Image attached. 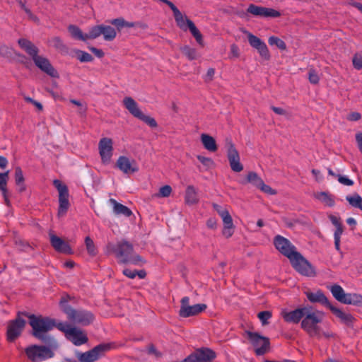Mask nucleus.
Wrapping results in <instances>:
<instances>
[{"label": "nucleus", "instance_id": "f257e3e1", "mask_svg": "<svg viewBox=\"0 0 362 362\" xmlns=\"http://www.w3.org/2000/svg\"><path fill=\"white\" fill-rule=\"evenodd\" d=\"M323 317V313L313 310L311 307L308 306L303 319L301 320V328L313 337L318 339L332 337L334 334L331 331L324 330L318 325V323L322 322Z\"/></svg>", "mask_w": 362, "mask_h": 362}, {"label": "nucleus", "instance_id": "f03ea898", "mask_svg": "<svg viewBox=\"0 0 362 362\" xmlns=\"http://www.w3.org/2000/svg\"><path fill=\"white\" fill-rule=\"evenodd\" d=\"M107 254H114L122 264H139L142 262L139 255H133L134 248L129 242L122 240L117 243H108L106 245Z\"/></svg>", "mask_w": 362, "mask_h": 362}, {"label": "nucleus", "instance_id": "7ed1b4c3", "mask_svg": "<svg viewBox=\"0 0 362 362\" xmlns=\"http://www.w3.org/2000/svg\"><path fill=\"white\" fill-rule=\"evenodd\" d=\"M28 317L29 324L33 328V335L44 342L49 341L51 338L47 333L57 327L58 323H56L54 320L46 317L30 315Z\"/></svg>", "mask_w": 362, "mask_h": 362}, {"label": "nucleus", "instance_id": "20e7f679", "mask_svg": "<svg viewBox=\"0 0 362 362\" xmlns=\"http://www.w3.org/2000/svg\"><path fill=\"white\" fill-rule=\"evenodd\" d=\"M57 328L64 333L66 338L76 346L86 344L88 339L86 334L79 328H77L66 322H59Z\"/></svg>", "mask_w": 362, "mask_h": 362}, {"label": "nucleus", "instance_id": "39448f33", "mask_svg": "<svg viewBox=\"0 0 362 362\" xmlns=\"http://www.w3.org/2000/svg\"><path fill=\"white\" fill-rule=\"evenodd\" d=\"M60 305L62 310L67 315L69 320L75 323L88 325L93 320L94 317L91 313L85 310H74L64 299L60 300Z\"/></svg>", "mask_w": 362, "mask_h": 362}, {"label": "nucleus", "instance_id": "423d86ee", "mask_svg": "<svg viewBox=\"0 0 362 362\" xmlns=\"http://www.w3.org/2000/svg\"><path fill=\"white\" fill-rule=\"evenodd\" d=\"M25 354L31 362H42L54 356V351L48 346L43 345H30L25 350Z\"/></svg>", "mask_w": 362, "mask_h": 362}, {"label": "nucleus", "instance_id": "0eeeda50", "mask_svg": "<svg viewBox=\"0 0 362 362\" xmlns=\"http://www.w3.org/2000/svg\"><path fill=\"white\" fill-rule=\"evenodd\" d=\"M123 105L129 113L138 118L152 128L158 126L156 119L150 116L144 115L139 109L138 103L131 97H125L123 99Z\"/></svg>", "mask_w": 362, "mask_h": 362}, {"label": "nucleus", "instance_id": "6e6552de", "mask_svg": "<svg viewBox=\"0 0 362 362\" xmlns=\"http://www.w3.org/2000/svg\"><path fill=\"white\" fill-rule=\"evenodd\" d=\"M288 259L293 267L300 274L309 277L316 276L315 267L300 253L296 252Z\"/></svg>", "mask_w": 362, "mask_h": 362}, {"label": "nucleus", "instance_id": "1a4fd4ad", "mask_svg": "<svg viewBox=\"0 0 362 362\" xmlns=\"http://www.w3.org/2000/svg\"><path fill=\"white\" fill-rule=\"evenodd\" d=\"M110 349V344H100L88 351L79 353L77 358L80 362H95L104 356L105 352Z\"/></svg>", "mask_w": 362, "mask_h": 362}, {"label": "nucleus", "instance_id": "9d476101", "mask_svg": "<svg viewBox=\"0 0 362 362\" xmlns=\"http://www.w3.org/2000/svg\"><path fill=\"white\" fill-rule=\"evenodd\" d=\"M53 185L59 192V206L58 209V215L60 216H64L69 207V194L68 187L59 180H54L53 181Z\"/></svg>", "mask_w": 362, "mask_h": 362}, {"label": "nucleus", "instance_id": "9b49d317", "mask_svg": "<svg viewBox=\"0 0 362 362\" xmlns=\"http://www.w3.org/2000/svg\"><path fill=\"white\" fill-rule=\"evenodd\" d=\"M206 308L205 304H195L189 305V297H184L181 300V306L179 311L180 316L182 317H189L198 315Z\"/></svg>", "mask_w": 362, "mask_h": 362}, {"label": "nucleus", "instance_id": "f8f14e48", "mask_svg": "<svg viewBox=\"0 0 362 362\" xmlns=\"http://www.w3.org/2000/svg\"><path fill=\"white\" fill-rule=\"evenodd\" d=\"M250 343L252 344L257 355L266 354L270 347L269 338L259 335L256 332H250Z\"/></svg>", "mask_w": 362, "mask_h": 362}, {"label": "nucleus", "instance_id": "ddd939ff", "mask_svg": "<svg viewBox=\"0 0 362 362\" xmlns=\"http://www.w3.org/2000/svg\"><path fill=\"white\" fill-rule=\"evenodd\" d=\"M308 308V306H305L296 308L293 310L282 309L281 311V316L286 322L298 324L300 320L303 319Z\"/></svg>", "mask_w": 362, "mask_h": 362}, {"label": "nucleus", "instance_id": "4468645a", "mask_svg": "<svg viewBox=\"0 0 362 362\" xmlns=\"http://www.w3.org/2000/svg\"><path fill=\"white\" fill-rule=\"evenodd\" d=\"M25 323V320L20 317L11 321L7 328V340L10 342L14 341L21 335Z\"/></svg>", "mask_w": 362, "mask_h": 362}, {"label": "nucleus", "instance_id": "2eb2a0df", "mask_svg": "<svg viewBox=\"0 0 362 362\" xmlns=\"http://www.w3.org/2000/svg\"><path fill=\"white\" fill-rule=\"evenodd\" d=\"M112 140L110 138H102L98 144L99 153L103 163L107 165L110 163L112 156Z\"/></svg>", "mask_w": 362, "mask_h": 362}, {"label": "nucleus", "instance_id": "dca6fc26", "mask_svg": "<svg viewBox=\"0 0 362 362\" xmlns=\"http://www.w3.org/2000/svg\"><path fill=\"white\" fill-rule=\"evenodd\" d=\"M216 357V354L211 349L203 348L197 349L187 356L189 362H211Z\"/></svg>", "mask_w": 362, "mask_h": 362}, {"label": "nucleus", "instance_id": "f3484780", "mask_svg": "<svg viewBox=\"0 0 362 362\" xmlns=\"http://www.w3.org/2000/svg\"><path fill=\"white\" fill-rule=\"evenodd\" d=\"M274 245L276 248L283 255L290 258L296 251L295 247L286 238L277 235L274 238Z\"/></svg>", "mask_w": 362, "mask_h": 362}, {"label": "nucleus", "instance_id": "a211bd4d", "mask_svg": "<svg viewBox=\"0 0 362 362\" xmlns=\"http://www.w3.org/2000/svg\"><path fill=\"white\" fill-rule=\"evenodd\" d=\"M33 61L37 67L49 76L54 78L59 77L57 71L46 57L38 55Z\"/></svg>", "mask_w": 362, "mask_h": 362}, {"label": "nucleus", "instance_id": "6ab92c4d", "mask_svg": "<svg viewBox=\"0 0 362 362\" xmlns=\"http://www.w3.org/2000/svg\"><path fill=\"white\" fill-rule=\"evenodd\" d=\"M116 165L125 174L134 173L139 170L136 161L130 160L126 156H119L117 160Z\"/></svg>", "mask_w": 362, "mask_h": 362}, {"label": "nucleus", "instance_id": "aec40b11", "mask_svg": "<svg viewBox=\"0 0 362 362\" xmlns=\"http://www.w3.org/2000/svg\"><path fill=\"white\" fill-rule=\"evenodd\" d=\"M250 14L264 18H276L280 16V13L270 8L258 6L250 4Z\"/></svg>", "mask_w": 362, "mask_h": 362}, {"label": "nucleus", "instance_id": "412c9836", "mask_svg": "<svg viewBox=\"0 0 362 362\" xmlns=\"http://www.w3.org/2000/svg\"><path fill=\"white\" fill-rule=\"evenodd\" d=\"M250 45L255 48L260 57L268 60L270 58V54L266 44L257 37L250 34Z\"/></svg>", "mask_w": 362, "mask_h": 362}, {"label": "nucleus", "instance_id": "4be33fe9", "mask_svg": "<svg viewBox=\"0 0 362 362\" xmlns=\"http://www.w3.org/2000/svg\"><path fill=\"white\" fill-rule=\"evenodd\" d=\"M49 240L52 246L54 248V250L57 252L69 254L71 252V249L69 244L64 241L59 237L55 235L54 234L50 233H49Z\"/></svg>", "mask_w": 362, "mask_h": 362}, {"label": "nucleus", "instance_id": "5701e85b", "mask_svg": "<svg viewBox=\"0 0 362 362\" xmlns=\"http://www.w3.org/2000/svg\"><path fill=\"white\" fill-rule=\"evenodd\" d=\"M228 158L233 171L239 173L243 170V166L240 162L238 153L233 146H230L228 150Z\"/></svg>", "mask_w": 362, "mask_h": 362}, {"label": "nucleus", "instance_id": "b1692460", "mask_svg": "<svg viewBox=\"0 0 362 362\" xmlns=\"http://www.w3.org/2000/svg\"><path fill=\"white\" fill-rule=\"evenodd\" d=\"M304 293L310 303H319L327 307L330 305L327 298L321 290H316L315 291H306Z\"/></svg>", "mask_w": 362, "mask_h": 362}, {"label": "nucleus", "instance_id": "393cba45", "mask_svg": "<svg viewBox=\"0 0 362 362\" xmlns=\"http://www.w3.org/2000/svg\"><path fill=\"white\" fill-rule=\"evenodd\" d=\"M19 47L25 51L33 60L39 54V49L30 40L25 38H20L18 40Z\"/></svg>", "mask_w": 362, "mask_h": 362}, {"label": "nucleus", "instance_id": "a878e982", "mask_svg": "<svg viewBox=\"0 0 362 362\" xmlns=\"http://www.w3.org/2000/svg\"><path fill=\"white\" fill-rule=\"evenodd\" d=\"M250 184L256 186L257 188L267 194L274 195L276 194V191L275 189L264 184V182L259 177H258L255 173H250Z\"/></svg>", "mask_w": 362, "mask_h": 362}, {"label": "nucleus", "instance_id": "bb28decb", "mask_svg": "<svg viewBox=\"0 0 362 362\" xmlns=\"http://www.w3.org/2000/svg\"><path fill=\"white\" fill-rule=\"evenodd\" d=\"M173 12V16L177 26L183 31L189 29V21H192L187 16L182 15L180 10L177 8Z\"/></svg>", "mask_w": 362, "mask_h": 362}, {"label": "nucleus", "instance_id": "cd10ccee", "mask_svg": "<svg viewBox=\"0 0 362 362\" xmlns=\"http://www.w3.org/2000/svg\"><path fill=\"white\" fill-rule=\"evenodd\" d=\"M333 314L338 317L343 323L346 325H350L352 322L353 317L351 314L348 313H345L342 311L341 310L332 305L331 304L329 305L328 307Z\"/></svg>", "mask_w": 362, "mask_h": 362}, {"label": "nucleus", "instance_id": "c85d7f7f", "mask_svg": "<svg viewBox=\"0 0 362 362\" xmlns=\"http://www.w3.org/2000/svg\"><path fill=\"white\" fill-rule=\"evenodd\" d=\"M213 206H214V209L217 211V213L221 217L223 223V226H233L232 217L226 209H224L222 206H221L216 204H214Z\"/></svg>", "mask_w": 362, "mask_h": 362}, {"label": "nucleus", "instance_id": "c756f323", "mask_svg": "<svg viewBox=\"0 0 362 362\" xmlns=\"http://www.w3.org/2000/svg\"><path fill=\"white\" fill-rule=\"evenodd\" d=\"M110 202L113 206V211L117 215H124L129 217L132 215V211L126 206L118 203L115 199H110Z\"/></svg>", "mask_w": 362, "mask_h": 362}, {"label": "nucleus", "instance_id": "7c9ffc66", "mask_svg": "<svg viewBox=\"0 0 362 362\" xmlns=\"http://www.w3.org/2000/svg\"><path fill=\"white\" fill-rule=\"evenodd\" d=\"M201 141L204 147L211 152H215L217 150V145L215 139L210 135L202 134Z\"/></svg>", "mask_w": 362, "mask_h": 362}, {"label": "nucleus", "instance_id": "2f4dec72", "mask_svg": "<svg viewBox=\"0 0 362 362\" xmlns=\"http://www.w3.org/2000/svg\"><path fill=\"white\" fill-rule=\"evenodd\" d=\"M329 291H331L334 298L338 300L339 302L344 303V299H346L347 293H345L343 288L337 284H334L330 286L329 287Z\"/></svg>", "mask_w": 362, "mask_h": 362}, {"label": "nucleus", "instance_id": "473e14b6", "mask_svg": "<svg viewBox=\"0 0 362 362\" xmlns=\"http://www.w3.org/2000/svg\"><path fill=\"white\" fill-rule=\"evenodd\" d=\"M314 196L315 199L327 206H333L334 205L335 202L333 196L327 192H317Z\"/></svg>", "mask_w": 362, "mask_h": 362}, {"label": "nucleus", "instance_id": "72a5a7b5", "mask_svg": "<svg viewBox=\"0 0 362 362\" xmlns=\"http://www.w3.org/2000/svg\"><path fill=\"white\" fill-rule=\"evenodd\" d=\"M185 202L187 204H194L199 201L198 195L196 189L189 185L187 187L185 192Z\"/></svg>", "mask_w": 362, "mask_h": 362}, {"label": "nucleus", "instance_id": "f704fd0d", "mask_svg": "<svg viewBox=\"0 0 362 362\" xmlns=\"http://www.w3.org/2000/svg\"><path fill=\"white\" fill-rule=\"evenodd\" d=\"M110 23L116 26L118 31H120L123 28H133L136 25L134 22H128L122 18H115L110 21Z\"/></svg>", "mask_w": 362, "mask_h": 362}, {"label": "nucleus", "instance_id": "c9c22d12", "mask_svg": "<svg viewBox=\"0 0 362 362\" xmlns=\"http://www.w3.org/2000/svg\"><path fill=\"white\" fill-rule=\"evenodd\" d=\"M102 35L106 41H112L117 36L115 29L110 25H102Z\"/></svg>", "mask_w": 362, "mask_h": 362}, {"label": "nucleus", "instance_id": "e433bc0d", "mask_svg": "<svg viewBox=\"0 0 362 362\" xmlns=\"http://www.w3.org/2000/svg\"><path fill=\"white\" fill-rule=\"evenodd\" d=\"M346 199L351 206L362 211V197L358 194L354 193L348 195L346 197Z\"/></svg>", "mask_w": 362, "mask_h": 362}, {"label": "nucleus", "instance_id": "4c0bfd02", "mask_svg": "<svg viewBox=\"0 0 362 362\" xmlns=\"http://www.w3.org/2000/svg\"><path fill=\"white\" fill-rule=\"evenodd\" d=\"M15 182L16 185L18 187L19 190L23 192L25 189V186L24 185V176L23 173V170L20 167H16L15 168Z\"/></svg>", "mask_w": 362, "mask_h": 362}, {"label": "nucleus", "instance_id": "58836bf2", "mask_svg": "<svg viewBox=\"0 0 362 362\" xmlns=\"http://www.w3.org/2000/svg\"><path fill=\"white\" fill-rule=\"evenodd\" d=\"M68 30L72 37L82 41H86V34H83L78 26L74 25H69L68 26Z\"/></svg>", "mask_w": 362, "mask_h": 362}, {"label": "nucleus", "instance_id": "ea45409f", "mask_svg": "<svg viewBox=\"0 0 362 362\" xmlns=\"http://www.w3.org/2000/svg\"><path fill=\"white\" fill-rule=\"evenodd\" d=\"M180 50L189 60H194L198 59L199 57L197 49L188 45L181 47Z\"/></svg>", "mask_w": 362, "mask_h": 362}, {"label": "nucleus", "instance_id": "a19ab883", "mask_svg": "<svg viewBox=\"0 0 362 362\" xmlns=\"http://www.w3.org/2000/svg\"><path fill=\"white\" fill-rule=\"evenodd\" d=\"M344 304L361 305H362V296L356 293H347L346 299H344Z\"/></svg>", "mask_w": 362, "mask_h": 362}, {"label": "nucleus", "instance_id": "79ce46f5", "mask_svg": "<svg viewBox=\"0 0 362 362\" xmlns=\"http://www.w3.org/2000/svg\"><path fill=\"white\" fill-rule=\"evenodd\" d=\"M8 180V171H6V173H0V191L1 192L6 202L8 201V199H7L8 191H7V188H6Z\"/></svg>", "mask_w": 362, "mask_h": 362}, {"label": "nucleus", "instance_id": "37998d69", "mask_svg": "<svg viewBox=\"0 0 362 362\" xmlns=\"http://www.w3.org/2000/svg\"><path fill=\"white\" fill-rule=\"evenodd\" d=\"M189 29L191 34L193 35V37L195 38L197 42L202 47H204V43L203 40V36L199 32V30L197 29V28L195 26L194 23L192 21H189Z\"/></svg>", "mask_w": 362, "mask_h": 362}, {"label": "nucleus", "instance_id": "c03bdc74", "mask_svg": "<svg viewBox=\"0 0 362 362\" xmlns=\"http://www.w3.org/2000/svg\"><path fill=\"white\" fill-rule=\"evenodd\" d=\"M13 54L18 57H22L21 54L15 52L11 47H9L6 45L0 46V56L2 57L11 59Z\"/></svg>", "mask_w": 362, "mask_h": 362}, {"label": "nucleus", "instance_id": "a18cd8bd", "mask_svg": "<svg viewBox=\"0 0 362 362\" xmlns=\"http://www.w3.org/2000/svg\"><path fill=\"white\" fill-rule=\"evenodd\" d=\"M102 33V25L93 26L90 28L88 33H86V40L95 39Z\"/></svg>", "mask_w": 362, "mask_h": 362}, {"label": "nucleus", "instance_id": "49530a36", "mask_svg": "<svg viewBox=\"0 0 362 362\" xmlns=\"http://www.w3.org/2000/svg\"><path fill=\"white\" fill-rule=\"evenodd\" d=\"M49 45L59 50H66V47L59 37H54L49 40Z\"/></svg>", "mask_w": 362, "mask_h": 362}, {"label": "nucleus", "instance_id": "de8ad7c7", "mask_svg": "<svg viewBox=\"0 0 362 362\" xmlns=\"http://www.w3.org/2000/svg\"><path fill=\"white\" fill-rule=\"evenodd\" d=\"M272 316V313L269 310L262 311L257 314V317L263 326L267 325L269 323V320L271 319Z\"/></svg>", "mask_w": 362, "mask_h": 362}, {"label": "nucleus", "instance_id": "09e8293b", "mask_svg": "<svg viewBox=\"0 0 362 362\" xmlns=\"http://www.w3.org/2000/svg\"><path fill=\"white\" fill-rule=\"evenodd\" d=\"M77 59L81 62H90L93 60V57L89 53L82 51V50H76V51Z\"/></svg>", "mask_w": 362, "mask_h": 362}, {"label": "nucleus", "instance_id": "8fccbe9b", "mask_svg": "<svg viewBox=\"0 0 362 362\" xmlns=\"http://www.w3.org/2000/svg\"><path fill=\"white\" fill-rule=\"evenodd\" d=\"M268 42L270 45H275L281 50H285L286 49V43L277 37H270Z\"/></svg>", "mask_w": 362, "mask_h": 362}, {"label": "nucleus", "instance_id": "3c124183", "mask_svg": "<svg viewBox=\"0 0 362 362\" xmlns=\"http://www.w3.org/2000/svg\"><path fill=\"white\" fill-rule=\"evenodd\" d=\"M85 244L88 254L92 256H95L97 254V250L93 240L89 237H86L85 239Z\"/></svg>", "mask_w": 362, "mask_h": 362}, {"label": "nucleus", "instance_id": "603ef678", "mask_svg": "<svg viewBox=\"0 0 362 362\" xmlns=\"http://www.w3.org/2000/svg\"><path fill=\"white\" fill-rule=\"evenodd\" d=\"M352 63L356 69H362V52H357L354 55Z\"/></svg>", "mask_w": 362, "mask_h": 362}, {"label": "nucleus", "instance_id": "864d4df0", "mask_svg": "<svg viewBox=\"0 0 362 362\" xmlns=\"http://www.w3.org/2000/svg\"><path fill=\"white\" fill-rule=\"evenodd\" d=\"M172 192V188L170 185H165L160 188L158 193L156 194L154 197H168Z\"/></svg>", "mask_w": 362, "mask_h": 362}, {"label": "nucleus", "instance_id": "5fc2aeb1", "mask_svg": "<svg viewBox=\"0 0 362 362\" xmlns=\"http://www.w3.org/2000/svg\"><path fill=\"white\" fill-rule=\"evenodd\" d=\"M197 158L199 160V161H200L206 167V170L213 167L214 161L211 158L204 157L200 155L197 156Z\"/></svg>", "mask_w": 362, "mask_h": 362}, {"label": "nucleus", "instance_id": "6e6d98bb", "mask_svg": "<svg viewBox=\"0 0 362 362\" xmlns=\"http://www.w3.org/2000/svg\"><path fill=\"white\" fill-rule=\"evenodd\" d=\"M336 177L339 182L343 185L352 186L354 185V181L349 179L346 175H337Z\"/></svg>", "mask_w": 362, "mask_h": 362}, {"label": "nucleus", "instance_id": "4d7b16f0", "mask_svg": "<svg viewBox=\"0 0 362 362\" xmlns=\"http://www.w3.org/2000/svg\"><path fill=\"white\" fill-rule=\"evenodd\" d=\"M308 79L311 83L317 84L320 81V76L315 70L311 69L309 70Z\"/></svg>", "mask_w": 362, "mask_h": 362}, {"label": "nucleus", "instance_id": "13d9d810", "mask_svg": "<svg viewBox=\"0 0 362 362\" xmlns=\"http://www.w3.org/2000/svg\"><path fill=\"white\" fill-rule=\"evenodd\" d=\"M19 4H20V6H21V9H23L27 13V15L28 16V18L30 20L34 21H38L37 17L33 14L31 11L25 6V3H23L21 1H19Z\"/></svg>", "mask_w": 362, "mask_h": 362}, {"label": "nucleus", "instance_id": "bf43d9fd", "mask_svg": "<svg viewBox=\"0 0 362 362\" xmlns=\"http://www.w3.org/2000/svg\"><path fill=\"white\" fill-rule=\"evenodd\" d=\"M233 233H234V225L228 226H223V228L222 230V234L225 238H230L233 235Z\"/></svg>", "mask_w": 362, "mask_h": 362}, {"label": "nucleus", "instance_id": "052dcab7", "mask_svg": "<svg viewBox=\"0 0 362 362\" xmlns=\"http://www.w3.org/2000/svg\"><path fill=\"white\" fill-rule=\"evenodd\" d=\"M123 274L129 279H134L136 276V270H131L129 269H124L122 272Z\"/></svg>", "mask_w": 362, "mask_h": 362}, {"label": "nucleus", "instance_id": "680f3d73", "mask_svg": "<svg viewBox=\"0 0 362 362\" xmlns=\"http://www.w3.org/2000/svg\"><path fill=\"white\" fill-rule=\"evenodd\" d=\"M361 114L357 112H353L347 116V119L349 121H358L361 119Z\"/></svg>", "mask_w": 362, "mask_h": 362}, {"label": "nucleus", "instance_id": "e2e57ef3", "mask_svg": "<svg viewBox=\"0 0 362 362\" xmlns=\"http://www.w3.org/2000/svg\"><path fill=\"white\" fill-rule=\"evenodd\" d=\"M329 218L331 221L332 223L337 228L338 226H341L340 218L334 215H329Z\"/></svg>", "mask_w": 362, "mask_h": 362}, {"label": "nucleus", "instance_id": "0e129e2a", "mask_svg": "<svg viewBox=\"0 0 362 362\" xmlns=\"http://www.w3.org/2000/svg\"><path fill=\"white\" fill-rule=\"evenodd\" d=\"M90 50L98 58H102L104 56V52L102 49L90 47Z\"/></svg>", "mask_w": 362, "mask_h": 362}, {"label": "nucleus", "instance_id": "69168bd1", "mask_svg": "<svg viewBox=\"0 0 362 362\" xmlns=\"http://www.w3.org/2000/svg\"><path fill=\"white\" fill-rule=\"evenodd\" d=\"M206 226L209 228L215 229L217 226V221L215 218H209L206 221Z\"/></svg>", "mask_w": 362, "mask_h": 362}, {"label": "nucleus", "instance_id": "338daca9", "mask_svg": "<svg viewBox=\"0 0 362 362\" xmlns=\"http://www.w3.org/2000/svg\"><path fill=\"white\" fill-rule=\"evenodd\" d=\"M214 74H215V71L214 69H212V68L209 69L207 71V73L205 76V78H204L205 81H211Z\"/></svg>", "mask_w": 362, "mask_h": 362}, {"label": "nucleus", "instance_id": "774afa93", "mask_svg": "<svg viewBox=\"0 0 362 362\" xmlns=\"http://www.w3.org/2000/svg\"><path fill=\"white\" fill-rule=\"evenodd\" d=\"M272 109L277 115H287V112L281 107H272Z\"/></svg>", "mask_w": 362, "mask_h": 362}]
</instances>
